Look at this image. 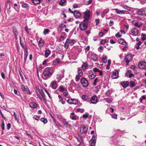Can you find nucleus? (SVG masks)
Here are the masks:
<instances>
[{
	"label": "nucleus",
	"mask_w": 146,
	"mask_h": 146,
	"mask_svg": "<svg viewBox=\"0 0 146 146\" xmlns=\"http://www.w3.org/2000/svg\"><path fill=\"white\" fill-rule=\"evenodd\" d=\"M53 73L52 70L48 67L45 68L42 73V78L45 80H47L50 78Z\"/></svg>",
	"instance_id": "obj_1"
},
{
	"label": "nucleus",
	"mask_w": 146,
	"mask_h": 146,
	"mask_svg": "<svg viewBox=\"0 0 146 146\" xmlns=\"http://www.w3.org/2000/svg\"><path fill=\"white\" fill-rule=\"evenodd\" d=\"M88 21L83 20L79 25V28L82 31L86 30L88 27Z\"/></svg>",
	"instance_id": "obj_2"
},
{
	"label": "nucleus",
	"mask_w": 146,
	"mask_h": 146,
	"mask_svg": "<svg viewBox=\"0 0 146 146\" xmlns=\"http://www.w3.org/2000/svg\"><path fill=\"white\" fill-rule=\"evenodd\" d=\"M21 89L22 90L25 92L27 94H31V93L29 90L28 87L27 86H25L24 85H22L21 86Z\"/></svg>",
	"instance_id": "obj_3"
},
{
	"label": "nucleus",
	"mask_w": 146,
	"mask_h": 146,
	"mask_svg": "<svg viewBox=\"0 0 146 146\" xmlns=\"http://www.w3.org/2000/svg\"><path fill=\"white\" fill-rule=\"evenodd\" d=\"M80 82L83 86L85 87H86L88 86V82L85 78H82L80 80Z\"/></svg>",
	"instance_id": "obj_4"
},
{
	"label": "nucleus",
	"mask_w": 146,
	"mask_h": 146,
	"mask_svg": "<svg viewBox=\"0 0 146 146\" xmlns=\"http://www.w3.org/2000/svg\"><path fill=\"white\" fill-rule=\"evenodd\" d=\"M90 11L89 10L86 11L84 13V20L86 21H89V20L90 17Z\"/></svg>",
	"instance_id": "obj_5"
},
{
	"label": "nucleus",
	"mask_w": 146,
	"mask_h": 146,
	"mask_svg": "<svg viewBox=\"0 0 146 146\" xmlns=\"http://www.w3.org/2000/svg\"><path fill=\"white\" fill-rule=\"evenodd\" d=\"M138 66L140 69H143L146 70V62H140L139 63Z\"/></svg>",
	"instance_id": "obj_6"
},
{
	"label": "nucleus",
	"mask_w": 146,
	"mask_h": 146,
	"mask_svg": "<svg viewBox=\"0 0 146 146\" xmlns=\"http://www.w3.org/2000/svg\"><path fill=\"white\" fill-rule=\"evenodd\" d=\"M88 128L85 126H82L80 128V132L81 134H84L87 132Z\"/></svg>",
	"instance_id": "obj_7"
},
{
	"label": "nucleus",
	"mask_w": 146,
	"mask_h": 146,
	"mask_svg": "<svg viewBox=\"0 0 146 146\" xmlns=\"http://www.w3.org/2000/svg\"><path fill=\"white\" fill-rule=\"evenodd\" d=\"M60 120L67 127L69 128L70 126V125L69 124L68 122L67 121L66 119L64 118L61 117L60 119Z\"/></svg>",
	"instance_id": "obj_8"
},
{
	"label": "nucleus",
	"mask_w": 146,
	"mask_h": 146,
	"mask_svg": "<svg viewBox=\"0 0 146 146\" xmlns=\"http://www.w3.org/2000/svg\"><path fill=\"white\" fill-rule=\"evenodd\" d=\"M118 71L117 70H115L113 72L111 77L113 79L117 78L118 77Z\"/></svg>",
	"instance_id": "obj_9"
},
{
	"label": "nucleus",
	"mask_w": 146,
	"mask_h": 146,
	"mask_svg": "<svg viewBox=\"0 0 146 146\" xmlns=\"http://www.w3.org/2000/svg\"><path fill=\"white\" fill-rule=\"evenodd\" d=\"M98 101V100L96 96H93L91 99V102L93 104H96Z\"/></svg>",
	"instance_id": "obj_10"
},
{
	"label": "nucleus",
	"mask_w": 146,
	"mask_h": 146,
	"mask_svg": "<svg viewBox=\"0 0 146 146\" xmlns=\"http://www.w3.org/2000/svg\"><path fill=\"white\" fill-rule=\"evenodd\" d=\"M120 84L123 88H127L129 85V83L128 82L125 81L121 82Z\"/></svg>",
	"instance_id": "obj_11"
},
{
	"label": "nucleus",
	"mask_w": 146,
	"mask_h": 146,
	"mask_svg": "<svg viewBox=\"0 0 146 146\" xmlns=\"http://www.w3.org/2000/svg\"><path fill=\"white\" fill-rule=\"evenodd\" d=\"M131 32L134 36H137L139 33V30L136 28H134L131 30Z\"/></svg>",
	"instance_id": "obj_12"
},
{
	"label": "nucleus",
	"mask_w": 146,
	"mask_h": 146,
	"mask_svg": "<svg viewBox=\"0 0 146 146\" xmlns=\"http://www.w3.org/2000/svg\"><path fill=\"white\" fill-rule=\"evenodd\" d=\"M145 9L142 8L137 11V13L139 15H142L145 13Z\"/></svg>",
	"instance_id": "obj_13"
},
{
	"label": "nucleus",
	"mask_w": 146,
	"mask_h": 146,
	"mask_svg": "<svg viewBox=\"0 0 146 146\" xmlns=\"http://www.w3.org/2000/svg\"><path fill=\"white\" fill-rule=\"evenodd\" d=\"M13 32L14 34L15 38L16 39H17V36L18 34V32L16 28L15 27H13Z\"/></svg>",
	"instance_id": "obj_14"
},
{
	"label": "nucleus",
	"mask_w": 146,
	"mask_h": 146,
	"mask_svg": "<svg viewBox=\"0 0 146 146\" xmlns=\"http://www.w3.org/2000/svg\"><path fill=\"white\" fill-rule=\"evenodd\" d=\"M109 10L108 9H107L104 10L101 13L102 17H104L105 15L107 14L109 12Z\"/></svg>",
	"instance_id": "obj_15"
},
{
	"label": "nucleus",
	"mask_w": 146,
	"mask_h": 146,
	"mask_svg": "<svg viewBox=\"0 0 146 146\" xmlns=\"http://www.w3.org/2000/svg\"><path fill=\"white\" fill-rule=\"evenodd\" d=\"M57 84L56 81H52L51 83L52 88L53 89H55L57 87Z\"/></svg>",
	"instance_id": "obj_16"
},
{
	"label": "nucleus",
	"mask_w": 146,
	"mask_h": 146,
	"mask_svg": "<svg viewBox=\"0 0 146 146\" xmlns=\"http://www.w3.org/2000/svg\"><path fill=\"white\" fill-rule=\"evenodd\" d=\"M113 10H115L116 12L118 14H125L126 12V11L125 10H119L118 9H113Z\"/></svg>",
	"instance_id": "obj_17"
},
{
	"label": "nucleus",
	"mask_w": 146,
	"mask_h": 146,
	"mask_svg": "<svg viewBox=\"0 0 146 146\" xmlns=\"http://www.w3.org/2000/svg\"><path fill=\"white\" fill-rule=\"evenodd\" d=\"M74 15L76 18H78L81 16V14L78 11H75L74 12Z\"/></svg>",
	"instance_id": "obj_18"
},
{
	"label": "nucleus",
	"mask_w": 146,
	"mask_h": 146,
	"mask_svg": "<svg viewBox=\"0 0 146 146\" xmlns=\"http://www.w3.org/2000/svg\"><path fill=\"white\" fill-rule=\"evenodd\" d=\"M118 42L121 44H122L124 45H125L126 44V42L125 40L122 38L119 39L118 40Z\"/></svg>",
	"instance_id": "obj_19"
},
{
	"label": "nucleus",
	"mask_w": 146,
	"mask_h": 146,
	"mask_svg": "<svg viewBox=\"0 0 146 146\" xmlns=\"http://www.w3.org/2000/svg\"><path fill=\"white\" fill-rule=\"evenodd\" d=\"M91 56V58L93 61H96L97 60L98 56L97 55L92 54Z\"/></svg>",
	"instance_id": "obj_20"
},
{
	"label": "nucleus",
	"mask_w": 146,
	"mask_h": 146,
	"mask_svg": "<svg viewBox=\"0 0 146 146\" xmlns=\"http://www.w3.org/2000/svg\"><path fill=\"white\" fill-rule=\"evenodd\" d=\"M29 106L31 108H35L37 107V105L35 103L32 102L29 104Z\"/></svg>",
	"instance_id": "obj_21"
},
{
	"label": "nucleus",
	"mask_w": 146,
	"mask_h": 146,
	"mask_svg": "<svg viewBox=\"0 0 146 146\" xmlns=\"http://www.w3.org/2000/svg\"><path fill=\"white\" fill-rule=\"evenodd\" d=\"M50 53L51 51L50 50H46L45 52V57L46 58H47L48 56L50 54Z\"/></svg>",
	"instance_id": "obj_22"
},
{
	"label": "nucleus",
	"mask_w": 146,
	"mask_h": 146,
	"mask_svg": "<svg viewBox=\"0 0 146 146\" xmlns=\"http://www.w3.org/2000/svg\"><path fill=\"white\" fill-rule=\"evenodd\" d=\"M104 100L107 103L110 104L113 101V99L111 98H105Z\"/></svg>",
	"instance_id": "obj_23"
},
{
	"label": "nucleus",
	"mask_w": 146,
	"mask_h": 146,
	"mask_svg": "<svg viewBox=\"0 0 146 146\" xmlns=\"http://www.w3.org/2000/svg\"><path fill=\"white\" fill-rule=\"evenodd\" d=\"M70 40L69 39H67L66 42L64 44V47L65 48L67 49L68 48L69 45V42Z\"/></svg>",
	"instance_id": "obj_24"
},
{
	"label": "nucleus",
	"mask_w": 146,
	"mask_h": 146,
	"mask_svg": "<svg viewBox=\"0 0 146 146\" xmlns=\"http://www.w3.org/2000/svg\"><path fill=\"white\" fill-rule=\"evenodd\" d=\"M44 44L43 40L42 38H40L38 42V44L39 47H42L43 46Z\"/></svg>",
	"instance_id": "obj_25"
},
{
	"label": "nucleus",
	"mask_w": 146,
	"mask_h": 146,
	"mask_svg": "<svg viewBox=\"0 0 146 146\" xmlns=\"http://www.w3.org/2000/svg\"><path fill=\"white\" fill-rule=\"evenodd\" d=\"M66 27V25H64L63 23H61L60 24L58 27V29H60V31H61L62 30V29L64 27Z\"/></svg>",
	"instance_id": "obj_26"
},
{
	"label": "nucleus",
	"mask_w": 146,
	"mask_h": 146,
	"mask_svg": "<svg viewBox=\"0 0 146 146\" xmlns=\"http://www.w3.org/2000/svg\"><path fill=\"white\" fill-rule=\"evenodd\" d=\"M58 98L59 99L60 102H61V103L64 104L65 103V102L63 100V99L62 96L60 94L58 95Z\"/></svg>",
	"instance_id": "obj_27"
},
{
	"label": "nucleus",
	"mask_w": 146,
	"mask_h": 146,
	"mask_svg": "<svg viewBox=\"0 0 146 146\" xmlns=\"http://www.w3.org/2000/svg\"><path fill=\"white\" fill-rule=\"evenodd\" d=\"M96 74L94 73L91 74L90 73L88 75V77L90 79H92L95 78L96 77Z\"/></svg>",
	"instance_id": "obj_28"
},
{
	"label": "nucleus",
	"mask_w": 146,
	"mask_h": 146,
	"mask_svg": "<svg viewBox=\"0 0 146 146\" xmlns=\"http://www.w3.org/2000/svg\"><path fill=\"white\" fill-rule=\"evenodd\" d=\"M31 1L35 5L39 4L42 1L41 0H31Z\"/></svg>",
	"instance_id": "obj_29"
},
{
	"label": "nucleus",
	"mask_w": 146,
	"mask_h": 146,
	"mask_svg": "<svg viewBox=\"0 0 146 146\" xmlns=\"http://www.w3.org/2000/svg\"><path fill=\"white\" fill-rule=\"evenodd\" d=\"M14 115L15 119L17 121V122L18 123H19V119H18L19 117L18 116H17V115L16 114L15 112L14 113Z\"/></svg>",
	"instance_id": "obj_30"
},
{
	"label": "nucleus",
	"mask_w": 146,
	"mask_h": 146,
	"mask_svg": "<svg viewBox=\"0 0 146 146\" xmlns=\"http://www.w3.org/2000/svg\"><path fill=\"white\" fill-rule=\"evenodd\" d=\"M63 94L64 96L65 97L69 98L70 97V96L67 92V90H65L63 92Z\"/></svg>",
	"instance_id": "obj_31"
},
{
	"label": "nucleus",
	"mask_w": 146,
	"mask_h": 146,
	"mask_svg": "<svg viewBox=\"0 0 146 146\" xmlns=\"http://www.w3.org/2000/svg\"><path fill=\"white\" fill-rule=\"evenodd\" d=\"M59 91L61 92H63L65 90V88L63 86H60L59 88Z\"/></svg>",
	"instance_id": "obj_32"
},
{
	"label": "nucleus",
	"mask_w": 146,
	"mask_h": 146,
	"mask_svg": "<svg viewBox=\"0 0 146 146\" xmlns=\"http://www.w3.org/2000/svg\"><path fill=\"white\" fill-rule=\"evenodd\" d=\"M107 56H104L102 58V62L104 63H106L107 61Z\"/></svg>",
	"instance_id": "obj_33"
},
{
	"label": "nucleus",
	"mask_w": 146,
	"mask_h": 146,
	"mask_svg": "<svg viewBox=\"0 0 146 146\" xmlns=\"http://www.w3.org/2000/svg\"><path fill=\"white\" fill-rule=\"evenodd\" d=\"M64 77V75L63 74L59 73L56 75V78L58 79H62Z\"/></svg>",
	"instance_id": "obj_34"
},
{
	"label": "nucleus",
	"mask_w": 146,
	"mask_h": 146,
	"mask_svg": "<svg viewBox=\"0 0 146 146\" xmlns=\"http://www.w3.org/2000/svg\"><path fill=\"white\" fill-rule=\"evenodd\" d=\"M88 65L86 63H84L82 66V68L83 70H85L88 67Z\"/></svg>",
	"instance_id": "obj_35"
},
{
	"label": "nucleus",
	"mask_w": 146,
	"mask_h": 146,
	"mask_svg": "<svg viewBox=\"0 0 146 146\" xmlns=\"http://www.w3.org/2000/svg\"><path fill=\"white\" fill-rule=\"evenodd\" d=\"M78 75L80 76H82L83 75V73L82 70L80 69H78Z\"/></svg>",
	"instance_id": "obj_36"
},
{
	"label": "nucleus",
	"mask_w": 146,
	"mask_h": 146,
	"mask_svg": "<svg viewBox=\"0 0 146 146\" xmlns=\"http://www.w3.org/2000/svg\"><path fill=\"white\" fill-rule=\"evenodd\" d=\"M72 100V102H70V104H77L78 103V102L77 100H74V99H72L71 100Z\"/></svg>",
	"instance_id": "obj_37"
},
{
	"label": "nucleus",
	"mask_w": 146,
	"mask_h": 146,
	"mask_svg": "<svg viewBox=\"0 0 146 146\" xmlns=\"http://www.w3.org/2000/svg\"><path fill=\"white\" fill-rule=\"evenodd\" d=\"M82 98L83 100H86L89 99V98L88 96L86 95H84L82 96Z\"/></svg>",
	"instance_id": "obj_38"
},
{
	"label": "nucleus",
	"mask_w": 146,
	"mask_h": 146,
	"mask_svg": "<svg viewBox=\"0 0 146 146\" xmlns=\"http://www.w3.org/2000/svg\"><path fill=\"white\" fill-rule=\"evenodd\" d=\"M40 121L43 122L44 124H45L47 122V119L44 118H42L40 119Z\"/></svg>",
	"instance_id": "obj_39"
},
{
	"label": "nucleus",
	"mask_w": 146,
	"mask_h": 146,
	"mask_svg": "<svg viewBox=\"0 0 146 146\" xmlns=\"http://www.w3.org/2000/svg\"><path fill=\"white\" fill-rule=\"evenodd\" d=\"M133 24L136 27H137L139 28L140 27V25H138L137 23V22L135 21H133Z\"/></svg>",
	"instance_id": "obj_40"
},
{
	"label": "nucleus",
	"mask_w": 146,
	"mask_h": 146,
	"mask_svg": "<svg viewBox=\"0 0 146 146\" xmlns=\"http://www.w3.org/2000/svg\"><path fill=\"white\" fill-rule=\"evenodd\" d=\"M66 2V0H61L59 1V4L61 5H63Z\"/></svg>",
	"instance_id": "obj_41"
},
{
	"label": "nucleus",
	"mask_w": 146,
	"mask_h": 146,
	"mask_svg": "<svg viewBox=\"0 0 146 146\" xmlns=\"http://www.w3.org/2000/svg\"><path fill=\"white\" fill-rule=\"evenodd\" d=\"M128 59V60L130 61L132 58L131 56V54H130L126 56V59Z\"/></svg>",
	"instance_id": "obj_42"
},
{
	"label": "nucleus",
	"mask_w": 146,
	"mask_h": 146,
	"mask_svg": "<svg viewBox=\"0 0 146 146\" xmlns=\"http://www.w3.org/2000/svg\"><path fill=\"white\" fill-rule=\"evenodd\" d=\"M59 62V59L56 58L55 59L53 62L54 64H56V63H58Z\"/></svg>",
	"instance_id": "obj_43"
},
{
	"label": "nucleus",
	"mask_w": 146,
	"mask_h": 146,
	"mask_svg": "<svg viewBox=\"0 0 146 146\" xmlns=\"http://www.w3.org/2000/svg\"><path fill=\"white\" fill-rule=\"evenodd\" d=\"M78 140L80 143H82L83 142V139L82 137H79L77 138Z\"/></svg>",
	"instance_id": "obj_44"
},
{
	"label": "nucleus",
	"mask_w": 146,
	"mask_h": 146,
	"mask_svg": "<svg viewBox=\"0 0 146 146\" xmlns=\"http://www.w3.org/2000/svg\"><path fill=\"white\" fill-rule=\"evenodd\" d=\"M141 36H143L141 38V40H142L143 41L146 39V37L145 36V34H143V33H142L141 34Z\"/></svg>",
	"instance_id": "obj_45"
},
{
	"label": "nucleus",
	"mask_w": 146,
	"mask_h": 146,
	"mask_svg": "<svg viewBox=\"0 0 146 146\" xmlns=\"http://www.w3.org/2000/svg\"><path fill=\"white\" fill-rule=\"evenodd\" d=\"M22 6L23 7L26 8V7H29V5L25 3H24L22 5Z\"/></svg>",
	"instance_id": "obj_46"
},
{
	"label": "nucleus",
	"mask_w": 146,
	"mask_h": 146,
	"mask_svg": "<svg viewBox=\"0 0 146 146\" xmlns=\"http://www.w3.org/2000/svg\"><path fill=\"white\" fill-rule=\"evenodd\" d=\"M76 41L74 39H72L70 41H69V43H70L71 45H72Z\"/></svg>",
	"instance_id": "obj_47"
},
{
	"label": "nucleus",
	"mask_w": 146,
	"mask_h": 146,
	"mask_svg": "<svg viewBox=\"0 0 146 146\" xmlns=\"http://www.w3.org/2000/svg\"><path fill=\"white\" fill-rule=\"evenodd\" d=\"M28 55V50L27 49H26L24 51V56H26V57H27Z\"/></svg>",
	"instance_id": "obj_48"
},
{
	"label": "nucleus",
	"mask_w": 146,
	"mask_h": 146,
	"mask_svg": "<svg viewBox=\"0 0 146 146\" xmlns=\"http://www.w3.org/2000/svg\"><path fill=\"white\" fill-rule=\"evenodd\" d=\"M135 85V83L132 80L130 82V86L131 87L134 86Z\"/></svg>",
	"instance_id": "obj_49"
},
{
	"label": "nucleus",
	"mask_w": 146,
	"mask_h": 146,
	"mask_svg": "<svg viewBox=\"0 0 146 146\" xmlns=\"http://www.w3.org/2000/svg\"><path fill=\"white\" fill-rule=\"evenodd\" d=\"M96 143V140H95L91 139L89 141V143H93L95 145Z\"/></svg>",
	"instance_id": "obj_50"
},
{
	"label": "nucleus",
	"mask_w": 146,
	"mask_h": 146,
	"mask_svg": "<svg viewBox=\"0 0 146 146\" xmlns=\"http://www.w3.org/2000/svg\"><path fill=\"white\" fill-rule=\"evenodd\" d=\"M49 31V30L48 29H45L43 31V33L44 35H46Z\"/></svg>",
	"instance_id": "obj_51"
},
{
	"label": "nucleus",
	"mask_w": 146,
	"mask_h": 146,
	"mask_svg": "<svg viewBox=\"0 0 146 146\" xmlns=\"http://www.w3.org/2000/svg\"><path fill=\"white\" fill-rule=\"evenodd\" d=\"M81 76H80L79 75H77L76 76L75 80L76 82H78L79 81L80 79V77Z\"/></svg>",
	"instance_id": "obj_52"
},
{
	"label": "nucleus",
	"mask_w": 146,
	"mask_h": 146,
	"mask_svg": "<svg viewBox=\"0 0 146 146\" xmlns=\"http://www.w3.org/2000/svg\"><path fill=\"white\" fill-rule=\"evenodd\" d=\"M100 70L97 68L95 67L93 69V70L94 72H98Z\"/></svg>",
	"instance_id": "obj_53"
},
{
	"label": "nucleus",
	"mask_w": 146,
	"mask_h": 146,
	"mask_svg": "<svg viewBox=\"0 0 146 146\" xmlns=\"http://www.w3.org/2000/svg\"><path fill=\"white\" fill-rule=\"evenodd\" d=\"M98 80V78H96L94 80V82L93 84V85L94 86H95L96 85V83L97 82Z\"/></svg>",
	"instance_id": "obj_54"
},
{
	"label": "nucleus",
	"mask_w": 146,
	"mask_h": 146,
	"mask_svg": "<svg viewBox=\"0 0 146 146\" xmlns=\"http://www.w3.org/2000/svg\"><path fill=\"white\" fill-rule=\"evenodd\" d=\"M1 127L2 130H4L5 129V124L4 122L3 121L2 122Z\"/></svg>",
	"instance_id": "obj_55"
},
{
	"label": "nucleus",
	"mask_w": 146,
	"mask_h": 146,
	"mask_svg": "<svg viewBox=\"0 0 146 146\" xmlns=\"http://www.w3.org/2000/svg\"><path fill=\"white\" fill-rule=\"evenodd\" d=\"M125 61L127 63V65L130 62V61L129 60H128V59H126V56L125 58Z\"/></svg>",
	"instance_id": "obj_56"
},
{
	"label": "nucleus",
	"mask_w": 146,
	"mask_h": 146,
	"mask_svg": "<svg viewBox=\"0 0 146 146\" xmlns=\"http://www.w3.org/2000/svg\"><path fill=\"white\" fill-rule=\"evenodd\" d=\"M77 111L78 112H80L82 113L84 111V110L81 108H78L77 109Z\"/></svg>",
	"instance_id": "obj_57"
},
{
	"label": "nucleus",
	"mask_w": 146,
	"mask_h": 146,
	"mask_svg": "<svg viewBox=\"0 0 146 146\" xmlns=\"http://www.w3.org/2000/svg\"><path fill=\"white\" fill-rule=\"evenodd\" d=\"M38 91L39 92L40 94H41L42 96V94L44 93L43 90L41 89L40 90H39L38 89Z\"/></svg>",
	"instance_id": "obj_58"
},
{
	"label": "nucleus",
	"mask_w": 146,
	"mask_h": 146,
	"mask_svg": "<svg viewBox=\"0 0 146 146\" xmlns=\"http://www.w3.org/2000/svg\"><path fill=\"white\" fill-rule=\"evenodd\" d=\"M107 42L106 40H102L100 42V43L102 44H103Z\"/></svg>",
	"instance_id": "obj_59"
},
{
	"label": "nucleus",
	"mask_w": 146,
	"mask_h": 146,
	"mask_svg": "<svg viewBox=\"0 0 146 146\" xmlns=\"http://www.w3.org/2000/svg\"><path fill=\"white\" fill-rule=\"evenodd\" d=\"M111 116L112 118L114 119H116L117 117V115L115 114H113Z\"/></svg>",
	"instance_id": "obj_60"
},
{
	"label": "nucleus",
	"mask_w": 146,
	"mask_h": 146,
	"mask_svg": "<svg viewBox=\"0 0 146 146\" xmlns=\"http://www.w3.org/2000/svg\"><path fill=\"white\" fill-rule=\"evenodd\" d=\"M1 76L3 79H4L5 78V74L3 72H2L1 73Z\"/></svg>",
	"instance_id": "obj_61"
},
{
	"label": "nucleus",
	"mask_w": 146,
	"mask_h": 146,
	"mask_svg": "<svg viewBox=\"0 0 146 146\" xmlns=\"http://www.w3.org/2000/svg\"><path fill=\"white\" fill-rule=\"evenodd\" d=\"M115 36L116 37H118L119 38L121 37V35L119 34V32H118L115 35Z\"/></svg>",
	"instance_id": "obj_62"
},
{
	"label": "nucleus",
	"mask_w": 146,
	"mask_h": 146,
	"mask_svg": "<svg viewBox=\"0 0 146 146\" xmlns=\"http://www.w3.org/2000/svg\"><path fill=\"white\" fill-rule=\"evenodd\" d=\"M92 1V0H89L88 1H87V2H86V4L87 5H89L90 4Z\"/></svg>",
	"instance_id": "obj_63"
},
{
	"label": "nucleus",
	"mask_w": 146,
	"mask_h": 146,
	"mask_svg": "<svg viewBox=\"0 0 146 146\" xmlns=\"http://www.w3.org/2000/svg\"><path fill=\"white\" fill-rule=\"evenodd\" d=\"M136 67V66L134 65H132L131 66L130 68L133 70H134Z\"/></svg>",
	"instance_id": "obj_64"
}]
</instances>
